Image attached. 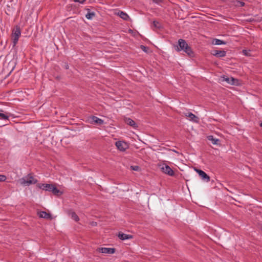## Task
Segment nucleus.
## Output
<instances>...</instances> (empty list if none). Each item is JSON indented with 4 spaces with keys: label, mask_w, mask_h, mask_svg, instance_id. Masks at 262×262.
Returning <instances> with one entry per match:
<instances>
[{
    "label": "nucleus",
    "mask_w": 262,
    "mask_h": 262,
    "mask_svg": "<svg viewBox=\"0 0 262 262\" xmlns=\"http://www.w3.org/2000/svg\"><path fill=\"white\" fill-rule=\"evenodd\" d=\"M260 126L262 127V122L260 124Z\"/></svg>",
    "instance_id": "obj_30"
},
{
    "label": "nucleus",
    "mask_w": 262,
    "mask_h": 262,
    "mask_svg": "<svg viewBox=\"0 0 262 262\" xmlns=\"http://www.w3.org/2000/svg\"><path fill=\"white\" fill-rule=\"evenodd\" d=\"M95 14L94 12H88V13L86 14L85 17L88 19H91L95 16Z\"/></svg>",
    "instance_id": "obj_21"
},
{
    "label": "nucleus",
    "mask_w": 262,
    "mask_h": 262,
    "mask_svg": "<svg viewBox=\"0 0 262 262\" xmlns=\"http://www.w3.org/2000/svg\"><path fill=\"white\" fill-rule=\"evenodd\" d=\"M115 144L117 148L121 151H125L128 147L127 143L124 141H118Z\"/></svg>",
    "instance_id": "obj_5"
},
{
    "label": "nucleus",
    "mask_w": 262,
    "mask_h": 262,
    "mask_svg": "<svg viewBox=\"0 0 262 262\" xmlns=\"http://www.w3.org/2000/svg\"><path fill=\"white\" fill-rule=\"evenodd\" d=\"M208 139L212 141L213 144L217 145L219 143L220 140L217 139L213 138L212 136H209L208 137Z\"/></svg>",
    "instance_id": "obj_17"
},
{
    "label": "nucleus",
    "mask_w": 262,
    "mask_h": 262,
    "mask_svg": "<svg viewBox=\"0 0 262 262\" xmlns=\"http://www.w3.org/2000/svg\"><path fill=\"white\" fill-rule=\"evenodd\" d=\"M225 81H226L228 83L231 84H235V81H237V79L234 78H227L225 79Z\"/></svg>",
    "instance_id": "obj_20"
},
{
    "label": "nucleus",
    "mask_w": 262,
    "mask_h": 262,
    "mask_svg": "<svg viewBox=\"0 0 262 262\" xmlns=\"http://www.w3.org/2000/svg\"><path fill=\"white\" fill-rule=\"evenodd\" d=\"M118 236L121 240L132 239L133 238V235L126 234L122 232H119Z\"/></svg>",
    "instance_id": "obj_12"
},
{
    "label": "nucleus",
    "mask_w": 262,
    "mask_h": 262,
    "mask_svg": "<svg viewBox=\"0 0 262 262\" xmlns=\"http://www.w3.org/2000/svg\"><path fill=\"white\" fill-rule=\"evenodd\" d=\"M0 118L3 120H8L9 117L5 114L0 113Z\"/></svg>",
    "instance_id": "obj_22"
},
{
    "label": "nucleus",
    "mask_w": 262,
    "mask_h": 262,
    "mask_svg": "<svg viewBox=\"0 0 262 262\" xmlns=\"http://www.w3.org/2000/svg\"><path fill=\"white\" fill-rule=\"evenodd\" d=\"M68 214L71 216V218L75 221L78 222L79 221V218L76 213L72 210H70L68 211Z\"/></svg>",
    "instance_id": "obj_15"
},
{
    "label": "nucleus",
    "mask_w": 262,
    "mask_h": 262,
    "mask_svg": "<svg viewBox=\"0 0 262 262\" xmlns=\"http://www.w3.org/2000/svg\"><path fill=\"white\" fill-rule=\"evenodd\" d=\"M119 15L120 17L121 18H122V19H123L124 20H127L129 17L128 15L126 13L123 12L122 11H121L119 13Z\"/></svg>",
    "instance_id": "obj_19"
},
{
    "label": "nucleus",
    "mask_w": 262,
    "mask_h": 262,
    "mask_svg": "<svg viewBox=\"0 0 262 262\" xmlns=\"http://www.w3.org/2000/svg\"><path fill=\"white\" fill-rule=\"evenodd\" d=\"M153 25L156 28H160L161 27L160 24L157 21H153Z\"/></svg>",
    "instance_id": "obj_23"
},
{
    "label": "nucleus",
    "mask_w": 262,
    "mask_h": 262,
    "mask_svg": "<svg viewBox=\"0 0 262 262\" xmlns=\"http://www.w3.org/2000/svg\"><path fill=\"white\" fill-rule=\"evenodd\" d=\"M174 49L178 52L183 51L190 57H192L194 56V53L192 50L191 48L184 39H179L178 45L174 46Z\"/></svg>",
    "instance_id": "obj_1"
},
{
    "label": "nucleus",
    "mask_w": 262,
    "mask_h": 262,
    "mask_svg": "<svg viewBox=\"0 0 262 262\" xmlns=\"http://www.w3.org/2000/svg\"><path fill=\"white\" fill-rule=\"evenodd\" d=\"M241 5H242V6H244L245 3H244V2H241Z\"/></svg>",
    "instance_id": "obj_29"
},
{
    "label": "nucleus",
    "mask_w": 262,
    "mask_h": 262,
    "mask_svg": "<svg viewBox=\"0 0 262 262\" xmlns=\"http://www.w3.org/2000/svg\"><path fill=\"white\" fill-rule=\"evenodd\" d=\"M116 249L114 248L101 247L97 249V251L104 254H113L115 252Z\"/></svg>",
    "instance_id": "obj_4"
},
{
    "label": "nucleus",
    "mask_w": 262,
    "mask_h": 262,
    "mask_svg": "<svg viewBox=\"0 0 262 262\" xmlns=\"http://www.w3.org/2000/svg\"><path fill=\"white\" fill-rule=\"evenodd\" d=\"M185 116L189 118L190 120L198 123L199 121V118L192 113L189 112L185 114Z\"/></svg>",
    "instance_id": "obj_9"
},
{
    "label": "nucleus",
    "mask_w": 262,
    "mask_h": 262,
    "mask_svg": "<svg viewBox=\"0 0 262 262\" xmlns=\"http://www.w3.org/2000/svg\"><path fill=\"white\" fill-rule=\"evenodd\" d=\"M76 2H79V3L83 4L85 0H74Z\"/></svg>",
    "instance_id": "obj_27"
},
{
    "label": "nucleus",
    "mask_w": 262,
    "mask_h": 262,
    "mask_svg": "<svg viewBox=\"0 0 262 262\" xmlns=\"http://www.w3.org/2000/svg\"><path fill=\"white\" fill-rule=\"evenodd\" d=\"M69 68L68 66H66V69H68Z\"/></svg>",
    "instance_id": "obj_31"
},
{
    "label": "nucleus",
    "mask_w": 262,
    "mask_h": 262,
    "mask_svg": "<svg viewBox=\"0 0 262 262\" xmlns=\"http://www.w3.org/2000/svg\"><path fill=\"white\" fill-rule=\"evenodd\" d=\"M39 216L41 218L46 219H51V215L46 211H40L38 213Z\"/></svg>",
    "instance_id": "obj_14"
},
{
    "label": "nucleus",
    "mask_w": 262,
    "mask_h": 262,
    "mask_svg": "<svg viewBox=\"0 0 262 262\" xmlns=\"http://www.w3.org/2000/svg\"><path fill=\"white\" fill-rule=\"evenodd\" d=\"M6 180V177L5 175L0 174V182H4Z\"/></svg>",
    "instance_id": "obj_26"
},
{
    "label": "nucleus",
    "mask_w": 262,
    "mask_h": 262,
    "mask_svg": "<svg viewBox=\"0 0 262 262\" xmlns=\"http://www.w3.org/2000/svg\"><path fill=\"white\" fill-rule=\"evenodd\" d=\"M124 121L125 123L133 127L134 128H137L138 127L137 124L130 118H125Z\"/></svg>",
    "instance_id": "obj_8"
},
{
    "label": "nucleus",
    "mask_w": 262,
    "mask_h": 262,
    "mask_svg": "<svg viewBox=\"0 0 262 262\" xmlns=\"http://www.w3.org/2000/svg\"><path fill=\"white\" fill-rule=\"evenodd\" d=\"M213 43L216 45H225L226 43L223 40H220L219 39H214L213 40Z\"/></svg>",
    "instance_id": "obj_18"
},
{
    "label": "nucleus",
    "mask_w": 262,
    "mask_h": 262,
    "mask_svg": "<svg viewBox=\"0 0 262 262\" xmlns=\"http://www.w3.org/2000/svg\"><path fill=\"white\" fill-rule=\"evenodd\" d=\"M90 119L92 123H94L99 125H101L103 123V120L94 116L91 117Z\"/></svg>",
    "instance_id": "obj_11"
},
{
    "label": "nucleus",
    "mask_w": 262,
    "mask_h": 262,
    "mask_svg": "<svg viewBox=\"0 0 262 262\" xmlns=\"http://www.w3.org/2000/svg\"><path fill=\"white\" fill-rule=\"evenodd\" d=\"M162 171L165 174L170 176H173L174 174L173 170L167 165H165L161 168Z\"/></svg>",
    "instance_id": "obj_6"
},
{
    "label": "nucleus",
    "mask_w": 262,
    "mask_h": 262,
    "mask_svg": "<svg viewBox=\"0 0 262 262\" xmlns=\"http://www.w3.org/2000/svg\"><path fill=\"white\" fill-rule=\"evenodd\" d=\"M212 54L217 57H223L226 56V52L225 51L215 50Z\"/></svg>",
    "instance_id": "obj_13"
},
{
    "label": "nucleus",
    "mask_w": 262,
    "mask_h": 262,
    "mask_svg": "<svg viewBox=\"0 0 262 262\" xmlns=\"http://www.w3.org/2000/svg\"><path fill=\"white\" fill-rule=\"evenodd\" d=\"M50 191L52 192V193L56 195H60L62 194V192L53 184Z\"/></svg>",
    "instance_id": "obj_16"
},
{
    "label": "nucleus",
    "mask_w": 262,
    "mask_h": 262,
    "mask_svg": "<svg viewBox=\"0 0 262 262\" xmlns=\"http://www.w3.org/2000/svg\"><path fill=\"white\" fill-rule=\"evenodd\" d=\"M53 184H38L37 186L43 190L49 191H50Z\"/></svg>",
    "instance_id": "obj_10"
},
{
    "label": "nucleus",
    "mask_w": 262,
    "mask_h": 262,
    "mask_svg": "<svg viewBox=\"0 0 262 262\" xmlns=\"http://www.w3.org/2000/svg\"><path fill=\"white\" fill-rule=\"evenodd\" d=\"M154 2L158 3L159 2V0H152Z\"/></svg>",
    "instance_id": "obj_28"
},
{
    "label": "nucleus",
    "mask_w": 262,
    "mask_h": 262,
    "mask_svg": "<svg viewBox=\"0 0 262 262\" xmlns=\"http://www.w3.org/2000/svg\"><path fill=\"white\" fill-rule=\"evenodd\" d=\"M195 170L201 177L202 180L206 182H209L210 181V177L204 171L198 169H195Z\"/></svg>",
    "instance_id": "obj_7"
},
{
    "label": "nucleus",
    "mask_w": 262,
    "mask_h": 262,
    "mask_svg": "<svg viewBox=\"0 0 262 262\" xmlns=\"http://www.w3.org/2000/svg\"><path fill=\"white\" fill-rule=\"evenodd\" d=\"M21 31L20 27L16 26L15 28L13 30L12 34V40L14 46H15V45L17 43Z\"/></svg>",
    "instance_id": "obj_3"
},
{
    "label": "nucleus",
    "mask_w": 262,
    "mask_h": 262,
    "mask_svg": "<svg viewBox=\"0 0 262 262\" xmlns=\"http://www.w3.org/2000/svg\"><path fill=\"white\" fill-rule=\"evenodd\" d=\"M130 168L133 170L138 171L140 169V167L138 166H131Z\"/></svg>",
    "instance_id": "obj_25"
},
{
    "label": "nucleus",
    "mask_w": 262,
    "mask_h": 262,
    "mask_svg": "<svg viewBox=\"0 0 262 262\" xmlns=\"http://www.w3.org/2000/svg\"><path fill=\"white\" fill-rule=\"evenodd\" d=\"M173 151L177 152L176 150H173Z\"/></svg>",
    "instance_id": "obj_32"
},
{
    "label": "nucleus",
    "mask_w": 262,
    "mask_h": 262,
    "mask_svg": "<svg viewBox=\"0 0 262 262\" xmlns=\"http://www.w3.org/2000/svg\"><path fill=\"white\" fill-rule=\"evenodd\" d=\"M20 183L23 185H30L34 184L37 182V180L33 178L31 174H28L27 176L23 178L20 180Z\"/></svg>",
    "instance_id": "obj_2"
},
{
    "label": "nucleus",
    "mask_w": 262,
    "mask_h": 262,
    "mask_svg": "<svg viewBox=\"0 0 262 262\" xmlns=\"http://www.w3.org/2000/svg\"><path fill=\"white\" fill-rule=\"evenodd\" d=\"M140 48L142 49V51H143L145 53H147L149 49V48L147 47H146L143 45H141Z\"/></svg>",
    "instance_id": "obj_24"
}]
</instances>
